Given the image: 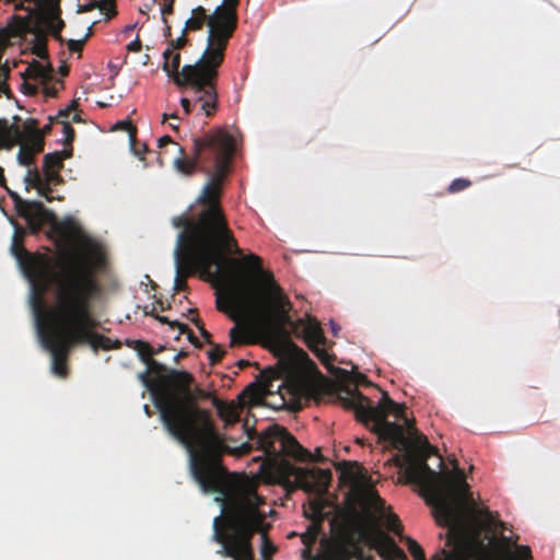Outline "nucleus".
Here are the masks:
<instances>
[{"mask_svg": "<svg viewBox=\"0 0 560 560\" xmlns=\"http://www.w3.org/2000/svg\"><path fill=\"white\" fill-rule=\"evenodd\" d=\"M347 407L355 410V418L378 442L401 452L390 462L404 468L408 482L428 492L427 503L433 506L439 525L446 526V547L441 549V560H490V511L474 499L465 475L440 474L431 469L428 459L436 454L425 435L420 433L413 420L408 419L406 406L394 401L382 392L376 406L358 392L343 389Z\"/></svg>", "mask_w": 560, "mask_h": 560, "instance_id": "f257e3e1", "label": "nucleus"}, {"mask_svg": "<svg viewBox=\"0 0 560 560\" xmlns=\"http://www.w3.org/2000/svg\"><path fill=\"white\" fill-rule=\"evenodd\" d=\"M230 253H183L175 252L176 276L174 290L187 289V278L200 272L201 277L220 275L224 281V300L217 299V308L228 312L237 324L230 330V347L259 343L267 348H278L290 327L296 338H303L308 349L325 363L328 354L319 346L326 343L320 324L306 316L292 320V303L270 271L262 268V260L255 254L242 259H230V264L244 272L224 269Z\"/></svg>", "mask_w": 560, "mask_h": 560, "instance_id": "f03ea898", "label": "nucleus"}, {"mask_svg": "<svg viewBox=\"0 0 560 560\" xmlns=\"http://www.w3.org/2000/svg\"><path fill=\"white\" fill-rule=\"evenodd\" d=\"M192 155L189 158L183 147H178L179 155L174 160L175 170L190 176L200 171L209 176L203 186L198 202L202 207L199 212L201 223L207 222L228 244L235 255H242L226 218L220 205L223 183L230 172L234 155V139L232 135L222 128L207 132L202 137L192 139Z\"/></svg>", "mask_w": 560, "mask_h": 560, "instance_id": "7ed1b4c3", "label": "nucleus"}, {"mask_svg": "<svg viewBox=\"0 0 560 560\" xmlns=\"http://www.w3.org/2000/svg\"><path fill=\"white\" fill-rule=\"evenodd\" d=\"M194 385L192 374L171 370L152 390L153 404L164 429L186 448L209 438L213 445H218L217 427L211 412L198 406L199 400H212L215 396Z\"/></svg>", "mask_w": 560, "mask_h": 560, "instance_id": "20e7f679", "label": "nucleus"}, {"mask_svg": "<svg viewBox=\"0 0 560 560\" xmlns=\"http://www.w3.org/2000/svg\"><path fill=\"white\" fill-rule=\"evenodd\" d=\"M78 267L63 270L57 278L58 288L54 290L51 304L57 319L74 347L88 345L95 352L120 348V341L113 342L96 331L98 320L92 312V301L100 292V285L94 278L93 264L85 270Z\"/></svg>", "mask_w": 560, "mask_h": 560, "instance_id": "39448f33", "label": "nucleus"}, {"mask_svg": "<svg viewBox=\"0 0 560 560\" xmlns=\"http://www.w3.org/2000/svg\"><path fill=\"white\" fill-rule=\"evenodd\" d=\"M246 433L248 440L255 441L257 450H261L268 457L275 460H282L283 485L288 490L302 489L307 493L316 495L310 503L311 514L305 511V515L320 523L324 518L325 508L323 495L330 486L331 470L318 467H296L284 458L290 457L300 462H323V455L320 453L316 456L313 455L285 428L279 424L270 425L259 434L255 429H247Z\"/></svg>", "mask_w": 560, "mask_h": 560, "instance_id": "423d86ee", "label": "nucleus"}, {"mask_svg": "<svg viewBox=\"0 0 560 560\" xmlns=\"http://www.w3.org/2000/svg\"><path fill=\"white\" fill-rule=\"evenodd\" d=\"M14 234L12 238L11 253L19 262L24 276L33 283L34 292L43 295L48 284L54 285V290L58 288V276L63 270H74L81 266L85 270L92 265V259L96 262L103 260L102 253L97 249L96 245L92 243L86 236H81V229L72 219H65L62 221H55L52 223V231L59 238L70 244L74 238H81L90 255L79 252L66 249L58 256L55 265L52 266V258L47 254L31 253L24 247L25 230L13 222ZM34 296H32V300Z\"/></svg>", "mask_w": 560, "mask_h": 560, "instance_id": "0eeeda50", "label": "nucleus"}, {"mask_svg": "<svg viewBox=\"0 0 560 560\" xmlns=\"http://www.w3.org/2000/svg\"><path fill=\"white\" fill-rule=\"evenodd\" d=\"M218 445H213L209 438L197 441L194 447L187 448L189 452V466L194 480L199 485L205 493H218L215 500L221 505H226L228 499L241 492L256 491L250 485H234L226 478V470L222 466L221 457L223 454L242 457L249 454L253 444L249 442L242 443L237 447H230L224 442V436L217 430Z\"/></svg>", "mask_w": 560, "mask_h": 560, "instance_id": "6e6552de", "label": "nucleus"}, {"mask_svg": "<svg viewBox=\"0 0 560 560\" xmlns=\"http://www.w3.org/2000/svg\"><path fill=\"white\" fill-rule=\"evenodd\" d=\"M219 68L202 63L186 65L182 72L175 75L174 83L185 88L188 96L180 100L185 115L199 106V112L206 117L214 116L219 108L218 80Z\"/></svg>", "mask_w": 560, "mask_h": 560, "instance_id": "1a4fd4ad", "label": "nucleus"}, {"mask_svg": "<svg viewBox=\"0 0 560 560\" xmlns=\"http://www.w3.org/2000/svg\"><path fill=\"white\" fill-rule=\"evenodd\" d=\"M222 3L218 5L212 14H208L202 5L191 10L190 18L185 23V31H201L205 25L208 26L207 47L202 56L195 63L205 66L220 67L225 57V50L229 40L232 38L237 27V7H234V18L223 19V12L220 14Z\"/></svg>", "mask_w": 560, "mask_h": 560, "instance_id": "9d476101", "label": "nucleus"}, {"mask_svg": "<svg viewBox=\"0 0 560 560\" xmlns=\"http://www.w3.org/2000/svg\"><path fill=\"white\" fill-rule=\"evenodd\" d=\"M32 307L38 326L43 347L51 355V370L61 377L67 376V360L70 351L75 348L65 332L63 325L57 319L52 306H47L40 293H36Z\"/></svg>", "mask_w": 560, "mask_h": 560, "instance_id": "9b49d317", "label": "nucleus"}, {"mask_svg": "<svg viewBox=\"0 0 560 560\" xmlns=\"http://www.w3.org/2000/svg\"><path fill=\"white\" fill-rule=\"evenodd\" d=\"M228 525L229 534H222L219 530L212 534V540L221 546L217 553L232 560H255L252 540L256 530L260 529L258 515L241 516L233 513L228 517Z\"/></svg>", "mask_w": 560, "mask_h": 560, "instance_id": "f8f14e48", "label": "nucleus"}, {"mask_svg": "<svg viewBox=\"0 0 560 560\" xmlns=\"http://www.w3.org/2000/svg\"><path fill=\"white\" fill-rule=\"evenodd\" d=\"M265 504V499L257 491H247L235 493L228 499L226 505H223L221 515L213 520V533L219 530L222 534H229L228 517L230 514L246 516L247 514L258 515L260 520L259 528L255 534L261 536L260 553L262 559L271 558L277 552V547L268 538L269 524L266 523V513L261 511L260 505Z\"/></svg>", "mask_w": 560, "mask_h": 560, "instance_id": "ddd939ff", "label": "nucleus"}, {"mask_svg": "<svg viewBox=\"0 0 560 560\" xmlns=\"http://www.w3.org/2000/svg\"><path fill=\"white\" fill-rule=\"evenodd\" d=\"M175 228H183L178 234L175 252L183 253H232V249L213 232L210 224L201 223V215L196 219L179 215L173 219Z\"/></svg>", "mask_w": 560, "mask_h": 560, "instance_id": "4468645a", "label": "nucleus"}, {"mask_svg": "<svg viewBox=\"0 0 560 560\" xmlns=\"http://www.w3.org/2000/svg\"><path fill=\"white\" fill-rule=\"evenodd\" d=\"M520 535L511 524L501 521L500 514L492 511V560H534L532 549L518 545Z\"/></svg>", "mask_w": 560, "mask_h": 560, "instance_id": "2eb2a0df", "label": "nucleus"}, {"mask_svg": "<svg viewBox=\"0 0 560 560\" xmlns=\"http://www.w3.org/2000/svg\"><path fill=\"white\" fill-rule=\"evenodd\" d=\"M0 186L7 189L8 195L14 203L18 215L26 221L27 229L32 233L39 232L43 224L54 218V214L49 212L40 201L25 200L18 192L9 189L7 187L4 170L1 166Z\"/></svg>", "mask_w": 560, "mask_h": 560, "instance_id": "dca6fc26", "label": "nucleus"}, {"mask_svg": "<svg viewBox=\"0 0 560 560\" xmlns=\"http://www.w3.org/2000/svg\"><path fill=\"white\" fill-rule=\"evenodd\" d=\"M366 544L385 560H407L404 550L397 546L395 540L383 533H363Z\"/></svg>", "mask_w": 560, "mask_h": 560, "instance_id": "f3484780", "label": "nucleus"}, {"mask_svg": "<svg viewBox=\"0 0 560 560\" xmlns=\"http://www.w3.org/2000/svg\"><path fill=\"white\" fill-rule=\"evenodd\" d=\"M338 373H339L340 380L337 385V398L340 400V402L342 404V406L346 409L353 410L355 412V410L353 408L346 406L345 399L342 396H347V394L343 392V389H349L350 392L359 393L357 387H351V383H353L354 385H370L371 382L362 373H357L354 375H351L348 371L342 370V369H339ZM360 394L363 395L361 392H360Z\"/></svg>", "mask_w": 560, "mask_h": 560, "instance_id": "a211bd4d", "label": "nucleus"}, {"mask_svg": "<svg viewBox=\"0 0 560 560\" xmlns=\"http://www.w3.org/2000/svg\"><path fill=\"white\" fill-rule=\"evenodd\" d=\"M323 548V555L311 560H351L353 557L351 546L341 539L326 541Z\"/></svg>", "mask_w": 560, "mask_h": 560, "instance_id": "6ab92c4d", "label": "nucleus"}, {"mask_svg": "<svg viewBox=\"0 0 560 560\" xmlns=\"http://www.w3.org/2000/svg\"><path fill=\"white\" fill-rule=\"evenodd\" d=\"M22 131L23 140L19 144L26 145L35 155L44 151L45 142L36 119L27 120Z\"/></svg>", "mask_w": 560, "mask_h": 560, "instance_id": "aec40b11", "label": "nucleus"}, {"mask_svg": "<svg viewBox=\"0 0 560 560\" xmlns=\"http://www.w3.org/2000/svg\"><path fill=\"white\" fill-rule=\"evenodd\" d=\"M212 406L217 409L218 417L225 422V425H232L240 421L242 405L233 400L223 401L218 397H212Z\"/></svg>", "mask_w": 560, "mask_h": 560, "instance_id": "412c9836", "label": "nucleus"}, {"mask_svg": "<svg viewBox=\"0 0 560 560\" xmlns=\"http://www.w3.org/2000/svg\"><path fill=\"white\" fill-rule=\"evenodd\" d=\"M52 67L48 62L43 65L37 60H33L23 73L24 79L40 80L42 83L50 81L52 77Z\"/></svg>", "mask_w": 560, "mask_h": 560, "instance_id": "4be33fe9", "label": "nucleus"}, {"mask_svg": "<svg viewBox=\"0 0 560 560\" xmlns=\"http://www.w3.org/2000/svg\"><path fill=\"white\" fill-rule=\"evenodd\" d=\"M72 155V148L69 150L56 151L47 153L44 156L43 171L61 170L63 161Z\"/></svg>", "mask_w": 560, "mask_h": 560, "instance_id": "5701e85b", "label": "nucleus"}, {"mask_svg": "<svg viewBox=\"0 0 560 560\" xmlns=\"http://www.w3.org/2000/svg\"><path fill=\"white\" fill-rule=\"evenodd\" d=\"M163 70L174 80L175 75L182 72V70H179L180 54L175 52L171 48H166L163 52Z\"/></svg>", "mask_w": 560, "mask_h": 560, "instance_id": "b1692460", "label": "nucleus"}, {"mask_svg": "<svg viewBox=\"0 0 560 560\" xmlns=\"http://www.w3.org/2000/svg\"><path fill=\"white\" fill-rule=\"evenodd\" d=\"M155 318L162 323V324H167L170 325L172 328H177L179 330V334L182 335H187V338L188 340L197 348H200L201 347V343L199 341V339L195 336V334L192 332V330L186 325V324H183V323H179L177 320H170L167 317L165 316H161V315H156Z\"/></svg>", "mask_w": 560, "mask_h": 560, "instance_id": "393cba45", "label": "nucleus"}, {"mask_svg": "<svg viewBox=\"0 0 560 560\" xmlns=\"http://www.w3.org/2000/svg\"><path fill=\"white\" fill-rule=\"evenodd\" d=\"M264 390L267 395L269 394H272L275 390L279 393L280 395V400H281V406H285L287 405V400H285V393L288 394H291V395H295L296 393V387L295 386H287L284 384V382H281L277 388H275V384H273V381H267L264 385Z\"/></svg>", "mask_w": 560, "mask_h": 560, "instance_id": "a878e982", "label": "nucleus"}, {"mask_svg": "<svg viewBox=\"0 0 560 560\" xmlns=\"http://www.w3.org/2000/svg\"><path fill=\"white\" fill-rule=\"evenodd\" d=\"M148 368V372L159 375V382L151 387V392L161 383V380L164 375H166L172 369H167L164 364L158 362L154 359H150L149 362L145 363Z\"/></svg>", "mask_w": 560, "mask_h": 560, "instance_id": "bb28decb", "label": "nucleus"}, {"mask_svg": "<svg viewBox=\"0 0 560 560\" xmlns=\"http://www.w3.org/2000/svg\"><path fill=\"white\" fill-rule=\"evenodd\" d=\"M133 349L138 352L144 364L149 362L150 359H153L152 355L154 354V350L148 342L136 340L133 341Z\"/></svg>", "mask_w": 560, "mask_h": 560, "instance_id": "cd10ccee", "label": "nucleus"}, {"mask_svg": "<svg viewBox=\"0 0 560 560\" xmlns=\"http://www.w3.org/2000/svg\"><path fill=\"white\" fill-rule=\"evenodd\" d=\"M401 541L406 542L408 551L415 560H425V555L422 547L415 539L408 536H404Z\"/></svg>", "mask_w": 560, "mask_h": 560, "instance_id": "c85d7f7f", "label": "nucleus"}, {"mask_svg": "<svg viewBox=\"0 0 560 560\" xmlns=\"http://www.w3.org/2000/svg\"><path fill=\"white\" fill-rule=\"evenodd\" d=\"M42 180H43V177H42L39 171L36 167L30 168L24 178V183L26 185V190H28L30 188H35L36 186H39Z\"/></svg>", "mask_w": 560, "mask_h": 560, "instance_id": "c756f323", "label": "nucleus"}, {"mask_svg": "<svg viewBox=\"0 0 560 560\" xmlns=\"http://www.w3.org/2000/svg\"><path fill=\"white\" fill-rule=\"evenodd\" d=\"M18 161L21 165L31 166L35 163V154L26 145L20 144Z\"/></svg>", "mask_w": 560, "mask_h": 560, "instance_id": "7c9ffc66", "label": "nucleus"}, {"mask_svg": "<svg viewBox=\"0 0 560 560\" xmlns=\"http://www.w3.org/2000/svg\"><path fill=\"white\" fill-rule=\"evenodd\" d=\"M225 350L220 345H212L208 351V358L211 365L218 364L224 357Z\"/></svg>", "mask_w": 560, "mask_h": 560, "instance_id": "2f4dec72", "label": "nucleus"}, {"mask_svg": "<svg viewBox=\"0 0 560 560\" xmlns=\"http://www.w3.org/2000/svg\"><path fill=\"white\" fill-rule=\"evenodd\" d=\"M241 0H223L221 9L218 13L223 12V19L234 18V7H238Z\"/></svg>", "mask_w": 560, "mask_h": 560, "instance_id": "473e14b6", "label": "nucleus"}, {"mask_svg": "<svg viewBox=\"0 0 560 560\" xmlns=\"http://www.w3.org/2000/svg\"><path fill=\"white\" fill-rule=\"evenodd\" d=\"M470 185L471 182L466 178H456L450 184V186L447 187V191L450 194L459 192L468 188Z\"/></svg>", "mask_w": 560, "mask_h": 560, "instance_id": "72a5a7b5", "label": "nucleus"}, {"mask_svg": "<svg viewBox=\"0 0 560 560\" xmlns=\"http://www.w3.org/2000/svg\"><path fill=\"white\" fill-rule=\"evenodd\" d=\"M387 526L388 529L392 530L395 535H397L400 540L404 539L402 526L397 515L393 514L388 517Z\"/></svg>", "mask_w": 560, "mask_h": 560, "instance_id": "f704fd0d", "label": "nucleus"}, {"mask_svg": "<svg viewBox=\"0 0 560 560\" xmlns=\"http://www.w3.org/2000/svg\"><path fill=\"white\" fill-rule=\"evenodd\" d=\"M37 43L33 48V52L39 57L40 59H47L48 58V51L46 48V38L43 36H36Z\"/></svg>", "mask_w": 560, "mask_h": 560, "instance_id": "c9c22d12", "label": "nucleus"}, {"mask_svg": "<svg viewBox=\"0 0 560 560\" xmlns=\"http://www.w3.org/2000/svg\"><path fill=\"white\" fill-rule=\"evenodd\" d=\"M60 124L62 125V132L65 135V144L71 145L75 137V131L68 120H61Z\"/></svg>", "mask_w": 560, "mask_h": 560, "instance_id": "e433bc0d", "label": "nucleus"}, {"mask_svg": "<svg viewBox=\"0 0 560 560\" xmlns=\"http://www.w3.org/2000/svg\"><path fill=\"white\" fill-rule=\"evenodd\" d=\"M60 170H47L44 171V180L49 183L52 186L59 185L62 183V177L59 173Z\"/></svg>", "mask_w": 560, "mask_h": 560, "instance_id": "4c0bfd02", "label": "nucleus"}, {"mask_svg": "<svg viewBox=\"0 0 560 560\" xmlns=\"http://www.w3.org/2000/svg\"><path fill=\"white\" fill-rule=\"evenodd\" d=\"M52 185L45 182L44 179L40 182L39 186H36L35 189L37 190L38 195L44 197L48 202L52 201L51 192H52Z\"/></svg>", "mask_w": 560, "mask_h": 560, "instance_id": "58836bf2", "label": "nucleus"}, {"mask_svg": "<svg viewBox=\"0 0 560 560\" xmlns=\"http://www.w3.org/2000/svg\"><path fill=\"white\" fill-rule=\"evenodd\" d=\"M96 2L98 3L101 11H106V15L108 19L117 14L115 9V0H101Z\"/></svg>", "mask_w": 560, "mask_h": 560, "instance_id": "ea45409f", "label": "nucleus"}, {"mask_svg": "<svg viewBox=\"0 0 560 560\" xmlns=\"http://www.w3.org/2000/svg\"><path fill=\"white\" fill-rule=\"evenodd\" d=\"M90 35H91V27L89 28V32L86 33V35L84 36L83 39H80V40L70 39L68 42V49L71 52H81L82 49H83V45H84V43L86 42V39L89 38Z\"/></svg>", "mask_w": 560, "mask_h": 560, "instance_id": "a19ab883", "label": "nucleus"}, {"mask_svg": "<svg viewBox=\"0 0 560 560\" xmlns=\"http://www.w3.org/2000/svg\"><path fill=\"white\" fill-rule=\"evenodd\" d=\"M188 31H185V28L183 30L182 32V35L176 38V39H172L168 44V47L167 48H171L172 50H178V49H182L188 42L186 35H187Z\"/></svg>", "mask_w": 560, "mask_h": 560, "instance_id": "79ce46f5", "label": "nucleus"}, {"mask_svg": "<svg viewBox=\"0 0 560 560\" xmlns=\"http://www.w3.org/2000/svg\"><path fill=\"white\" fill-rule=\"evenodd\" d=\"M43 93L45 97H56L59 93V90L62 88V83L58 82L52 85H49L47 82L43 83Z\"/></svg>", "mask_w": 560, "mask_h": 560, "instance_id": "37998d69", "label": "nucleus"}, {"mask_svg": "<svg viewBox=\"0 0 560 560\" xmlns=\"http://www.w3.org/2000/svg\"><path fill=\"white\" fill-rule=\"evenodd\" d=\"M364 497L366 499V501H369L371 504H381L383 505L384 502L383 500L380 498V495L376 493V491L372 488H369V489H365L364 490Z\"/></svg>", "mask_w": 560, "mask_h": 560, "instance_id": "c03bdc74", "label": "nucleus"}, {"mask_svg": "<svg viewBox=\"0 0 560 560\" xmlns=\"http://www.w3.org/2000/svg\"><path fill=\"white\" fill-rule=\"evenodd\" d=\"M174 9V0H164V3L161 9V13L163 15V21L166 23V15H170L173 13Z\"/></svg>", "mask_w": 560, "mask_h": 560, "instance_id": "a18cd8bd", "label": "nucleus"}, {"mask_svg": "<svg viewBox=\"0 0 560 560\" xmlns=\"http://www.w3.org/2000/svg\"><path fill=\"white\" fill-rule=\"evenodd\" d=\"M74 106H75V102H72L71 106H69L68 108L60 109L57 117L55 119H51V121L60 122L61 120H67V118L70 115V112L72 110V108Z\"/></svg>", "mask_w": 560, "mask_h": 560, "instance_id": "49530a36", "label": "nucleus"}, {"mask_svg": "<svg viewBox=\"0 0 560 560\" xmlns=\"http://www.w3.org/2000/svg\"><path fill=\"white\" fill-rule=\"evenodd\" d=\"M27 80V79H24ZM38 88L35 84L28 83L27 81H24L22 84V92L26 95H35L37 94Z\"/></svg>", "mask_w": 560, "mask_h": 560, "instance_id": "de8ad7c7", "label": "nucleus"}, {"mask_svg": "<svg viewBox=\"0 0 560 560\" xmlns=\"http://www.w3.org/2000/svg\"><path fill=\"white\" fill-rule=\"evenodd\" d=\"M142 48L141 40L139 38H136L131 43L127 45V50L131 52H139Z\"/></svg>", "mask_w": 560, "mask_h": 560, "instance_id": "09e8293b", "label": "nucleus"}, {"mask_svg": "<svg viewBox=\"0 0 560 560\" xmlns=\"http://www.w3.org/2000/svg\"><path fill=\"white\" fill-rule=\"evenodd\" d=\"M96 8L100 9V5H98V3L96 1H93V2L88 3V4L79 5L78 12L79 13L89 12V11H92V10H94Z\"/></svg>", "mask_w": 560, "mask_h": 560, "instance_id": "8fccbe9b", "label": "nucleus"}, {"mask_svg": "<svg viewBox=\"0 0 560 560\" xmlns=\"http://www.w3.org/2000/svg\"><path fill=\"white\" fill-rule=\"evenodd\" d=\"M63 25H65L63 21H62V20H59V21L57 22V24H56V25H52V26H51V28H52V30H51V31H52V34H54L58 39H60L59 33H60L61 28L63 27Z\"/></svg>", "mask_w": 560, "mask_h": 560, "instance_id": "3c124183", "label": "nucleus"}, {"mask_svg": "<svg viewBox=\"0 0 560 560\" xmlns=\"http://www.w3.org/2000/svg\"><path fill=\"white\" fill-rule=\"evenodd\" d=\"M170 143H174L173 139L170 136H163L158 140L159 148H163Z\"/></svg>", "mask_w": 560, "mask_h": 560, "instance_id": "603ef678", "label": "nucleus"}, {"mask_svg": "<svg viewBox=\"0 0 560 560\" xmlns=\"http://www.w3.org/2000/svg\"><path fill=\"white\" fill-rule=\"evenodd\" d=\"M200 335L202 336L207 343L213 345V342L211 341V334L206 328H201Z\"/></svg>", "mask_w": 560, "mask_h": 560, "instance_id": "864d4df0", "label": "nucleus"}, {"mask_svg": "<svg viewBox=\"0 0 560 560\" xmlns=\"http://www.w3.org/2000/svg\"><path fill=\"white\" fill-rule=\"evenodd\" d=\"M168 119H179V116L176 114V113H173V114H166L164 113L162 115V122H165L167 121Z\"/></svg>", "mask_w": 560, "mask_h": 560, "instance_id": "5fc2aeb1", "label": "nucleus"}, {"mask_svg": "<svg viewBox=\"0 0 560 560\" xmlns=\"http://www.w3.org/2000/svg\"><path fill=\"white\" fill-rule=\"evenodd\" d=\"M190 320L195 324L199 331H201V328H205V325L199 317H191Z\"/></svg>", "mask_w": 560, "mask_h": 560, "instance_id": "6e6d98bb", "label": "nucleus"}, {"mask_svg": "<svg viewBox=\"0 0 560 560\" xmlns=\"http://www.w3.org/2000/svg\"><path fill=\"white\" fill-rule=\"evenodd\" d=\"M50 130H51V125L48 124V125H45L43 127L42 130H39V132L43 135V138L46 136V135H49L50 133Z\"/></svg>", "mask_w": 560, "mask_h": 560, "instance_id": "4d7b16f0", "label": "nucleus"}, {"mask_svg": "<svg viewBox=\"0 0 560 560\" xmlns=\"http://www.w3.org/2000/svg\"><path fill=\"white\" fill-rule=\"evenodd\" d=\"M118 126L120 128H124V127L128 126L131 129V137H135L136 129L130 124H128V122H119Z\"/></svg>", "mask_w": 560, "mask_h": 560, "instance_id": "13d9d810", "label": "nucleus"}, {"mask_svg": "<svg viewBox=\"0 0 560 560\" xmlns=\"http://www.w3.org/2000/svg\"><path fill=\"white\" fill-rule=\"evenodd\" d=\"M136 27V24H131V25H127L124 30V33L126 34H129L130 32H132Z\"/></svg>", "mask_w": 560, "mask_h": 560, "instance_id": "bf43d9fd", "label": "nucleus"}, {"mask_svg": "<svg viewBox=\"0 0 560 560\" xmlns=\"http://www.w3.org/2000/svg\"><path fill=\"white\" fill-rule=\"evenodd\" d=\"M14 8H15V10H23L24 1L20 0V2L15 3Z\"/></svg>", "mask_w": 560, "mask_h": 560, "instance_id": "052dcab7", "label": "nucleus"}, {"mask_svg": "<svg viewBox=\"0 0 560 560\" xmlns=\"http://www.w3.org/2000/svg\"><path fill=\"white\" fill-rule=\"evenodd\" d=\"M21 121V117L15 115L13 116V122L12 124H16L19 126V122Z\"/></svg>", "mask_w": 560, "mask_h": 560, "instance_id": "680f3d73", "label": "nucleus"}, {"mask_svg": "<svg viewBox=\"0 0 560 560\" xmlns=\"http://www.w3.org/2000/svg\"><path fill=\"white\" fill-rule=\"evenodd\" d=\"M72 120L77 122V121H80L81 119H80V116L78 114H74L73 117H72Z\"/></svg>", "mask_w": 560, "mask_h": 560, "instance_id": "e2e57ef3", "label": "nucleus"}, {"mask_svg": "<svg viewBox=\"0 0 560 560\" xmlns=\"http://www.w3.org/2000/svg\"><path fill=\"white\" fill-rule=\"evenodd\" d=\"M60 72H61L62 75H67L68 74V69L67 68H61Z\"/></svg>", "mask_w": 560, "mask_h": 560, "instance_id": "0e129e2a", "label": "nucleus"}, {"mask_svg": "<svg viewBox=\"0 0 560 560\" xmlns=\"http://www.w3.org/2000/svg\"><path fill=\"white\" fill-rule=\"evenodd\" d=\"M170 127H171L173 130H178V126L176 125V122L170 124Z\"/></svg>", "mask_w": 560, "mask_h": 560, "instance_id": "69168bd1", "label": "nucleus"}, {"mask_svg": "<svg viewBox=\"0 0 560 560\" xmlns=\"http://www.w3.org/2000/svg\"><path fill=\"white\" fill-rule=\"evenodd\" d=\"M170 127H171L173 130H178V126L176 125V122L170 124Z\"/></svg>", "mask_w": 560, "mask_h": 560, "instance_id": "338daca9", "label": "nucleus"}, {"mask_svg": "<svg viewBox=\"0 0 560 560\" xmlns=\"http://www.w3.org/2000/svg\"><path fill=\"white\" fill-rule=\"evenodd\" d=\"M364 560H374V558L372 556H369V557L364 558Z\"/></svg>", "mask_w": 560, "mask_h": 560, "instance_id": "774afa93", "label": "nucleus"}]
</instances>
